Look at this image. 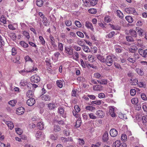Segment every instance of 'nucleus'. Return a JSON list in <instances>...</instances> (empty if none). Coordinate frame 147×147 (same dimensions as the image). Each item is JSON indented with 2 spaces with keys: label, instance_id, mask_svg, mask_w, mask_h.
Returning a JSON list of instances; mask_svg holds the SVG:
<instances>
[{
  "label": "nucleus",
  "instance_id": "14",
  "mask_svg": "<svg viewBox=\"0 0 147 147\" xmlns=\"http://www.w3.org/2000/svg\"><path fill=\"white\" fill-rule=\"evenodd\" d=\"M96 56L98 59L101 62L103 63H105V58H104L103 56H102L99 55H97Z\"/></svg>",
  "mask_w": 147,
  "mask_h": 147
},
{
  "label": "nucleus",
  "instance_id": "15",
  "mask_svg": "<svg viewBox=\"0 0 147 147\" xmlns=\"http://www.w3.org/2000/svg\"><path fill=\"white\" fill-rule=\"evenodd\" d=\"M33 80H32V81L35 83H37L40 81V78L39 77L36 75L33 78Z\"/></svg>",
  "mask_w": 147,
  "mask_h": 147
},
{
  "label": "nucleus",
  "instance_id": "13",
  "mask_svg": "<svg viewBox=\"0 0 147 147\" xmlns=\"http://www.w3.org/2000/svg\"><path fill=\"white\" fill-rule=\"evenodd\" d=\"M34 93L33 91L31 90H29L26 93V96L28 98H30L31 97H33Z\"/></svg>",
  "mask_w": 147,
  "mask_h": 147
},
{
  "label": "nucleus",
  "instance_id": "20",
  "mask_svg": "<svg viewBox=\"0 0 147 147\" xmlns=\"http://www.w3.org/2000/svg\"><path fill=\"white\" fill-rule=\"evenodd\" d=\"M101 100H98L92 101L91 102V104H95L96 105H98L101 104L102 103Z\"/></svg>",
  "mask_w": 147,
  "mask_h": 147
},
{
  "label": "nucleus",
  "instance_id": "40",
  "mask_svg": "<svg viewBox=\"0 0 147 147\" xmlns=\"http://www.w3.org/2000/svg\"><path fill=\"white\" fill-rule=\"evenodd\" d=\"M83 47H84V50L85 52H88L90 51V50L89 49L88 46L84 45Z\"/></svg>",
  "mask_w": 147,
  "mask_h": 147
},
{
  "label": "nucleus",
  "instance_id": "37",
  "mask_svg": "<svg viewBox=\"0 0 147 147\" xmlns=\"http://www.w3.org/2000/svg\"><path fill=\"white\" fill-rule=\"evenodd\" d=\"M127 60L130 62L132 63H134L135 62L136 60V59H133L132 58H130L129 57L127 58Z\"/></svg>",
  "mask_w": 147,
  "mask_h": 147
},
{
  "label": "nucleus",
  "instance_id": "52",
  "mask_svg": "<svg viewBox=\"0 0 147 147\" xmlns=\"http://www.w3.org/2000/svg\"><path fill=\"white\" fill-rule=\"evenodd\" d=\"M141 96L142 98L144 100H145L147 99V98L144 94L142 93L141 94Z\"/></svg>",
  "mask_w": 147,
  "mask_h": 147
},
{
  "label": "nucleus",
  "instance_id": "25",
  "mask_svg": "<svg viewBox=\"0 0 147 147\" xmlns=\"http://www.w3.org/2000/svg\"><path fill=\"white\" fill-rule=\"evenodd\" d=\"M20 44L22 47L24 48H27L28 46V44L23 41H20Z\"/></svg>",
  "mask_w": 147,
  "mask_h": 147
},
{
  "label": "nucleus",
  "instance_id": "36",
  "mask_svg": "<svg viewBox=\"0 0 147 147\" xmlns=\"http://www.w3.org/2000/svg\"><path fill=\"white\" fill-rule=\"evenodd\" d=\"M97 0H90V1L91 5L94 6L97 3Z\"/></svg>",
  "mask_w": 147,
  "mask_h": 147
},
{
  "label": "nucleus",
  "instance_id": "39",
  "mask_svg": "<svg viewBox=\"0 0 147 147\" xmlns=\"http://www.w3.org/2000/svg\"><path fill=\"white\" fill-rule=\"evenodd\" d=\"M121 139L122 141H125L127 139V136L125 134H123L121 136Z\"/></svg>",
  "mask_w": 147,
  "mask_h": 147
},
{
  "label": "nucleus",
  "instance_id": "64",
  "mask_svg": "<svg viewBox=\"0 0 147 147\" xmlns=\"http://www.w3.org/2000/svg\"><path fill=\"white\" fill-rule=\"evenodd\" d=\"M128 77L131 78H133V76L132 75V73L130 71H129L127 74Z\"/></svg>",
  "mask_w": 147,
  "mask_h": 147
},
{
  "label": "nucleus",
  "instance_id": "56",
  "mask_svg": "<svg viewBox=\"0 0 147 147\" xmlns=\"http://www.w3.org/2000/svg\"><path fill=\"white\" fill-rule=\"evenodd\" d=\"M27 82H24V81L23 80H22L20 83V85L22 86H25L26 85V83Z\"/></svg>",
  "mask_w": 147,
  "mask_h": 147
},
{
  "label": "nucleus",
  "instance_id": "21",
  "mask_svg": "<svg viewBox=\"0 0 147 147\" xmlns=\"http://www.w3.org/2000/svg\"><path fill=\"white\" fill-rule=\"evenodd\" d=\"M89 13L94 14L97 12V10L96 9L94 8H91L88 10Z\"/></svg>",
  "mask_w": 147,
  "mask_h": 147
},
{
  "label": "nucleus",
  "instance_id": "26",
  "mask_svg": "<svg viewBox=\"0 0 147 147\" xmlns=\"http://www.w3.org/2000/svg\"><path fill=\"white\" fill-rule=\"evenodd\" d=\"M136 71L137 73L140 76H142L144 75V73L143 71L139 68L137 69Z\"/></svg>",
  "mask_w": 147,
  "mask_h": 147
},
{
  "label": "nucleus",
  "instance_id": "59",
  "mask_svg": "<svg viewBox=\"0 0 147 147\" xmlns=\"http://www.w3.org/2000/svg\"><path fill=\"white\" fill-rule=\"evenodd\" d=\"M79 144L80 145H83L84 144V141L83 139H82L80 138L79 139Z\"/></svg>",
  "mask_w": 147,
  "mask_h": 147
},
{
  "label": "nucleus",
  "instance_id": "8",
  "mask_svg": "<svg viewBox=\"0 0 147 147\" xmlns=\"http://www.w3.org/2000/svg\"><path fill=\"white\" fill-rule=\"evenodd\" d=\"M96 115L99 116L100 118H102L104 117L105 113L101 110L97 111L96 113Z\"/></svg>",
  "mask_w": 147,
  "mask_h": 147
},
{
  "label": "nucleus",
  "instance_id": "18",
  "mask_svg": "<svg viewBox=\"0 0 147 147\" xmlns=\"http://www.w3.org/2000/svg\"><path fill=\"white\" fill-rule=\"evenodd\" d=\"M47 107L50 110H52L55 109L56 107L55 105L53 103H49L48 104Z\"/></svg>",
  "mask_w": 147,
  "mask_h": 147
},
{
  "label": "nucleus",
  "instance_id": "45",
  "mask_svg": "<svg viewBox=\"0 0 147 147\" xmlns=\"http://www.w3.org/2000/svg\"><path fill=\"white\" fill-rule=\"evenodd\" d=\"M25 59L26 60V61H31L32 63L33 62L32 60L28 56H26L25 57Z\"/></svg>",
  "mask_w": 147,
  "mask_h": 147
},
{
  "label": "nucleus",
  "instance_id": "49",
  "mask_svg": "<svg viewBox=\"0 0 147 147\" xmlns=\"http://www.w3.org/2000/svg\"><path fill=\"white\" fill-rule=\"evenodd\" d=\"M66 25L67 26H70L71 25L72 22L71 20H68L66 21L65 22Z\"/></svg>",
  "mask_w": 147,
  "mask_h": 147
},
{
  "label": "nucleus",
  "instance_id": "62",
  "mask_svg": "<svg viewBox=\"0 0 147 147\" xmlns=\"http://www.w3.org/2000/svg\"><path fill=\"white\" fill-rule=\"evenodd\" d=\"M61 140L63 143H65L67 141V139L66 138L62 137L61 138Z\"/></svg>",
  "mask_w": 147,
  "mask_h": 147
},
{
  "label": "nucleus",
  "instance_id": "53",
  "mask_svg": "<svg viewBox=\"0 0 147 147\" xmlns=\"http://www.w3.org/2000/svg\"><path fill=\"white\" fill-rule=\"evenodd\" d=\"M117 147H126L127 145L125 143L123 142L121 143L119 145H117Z\"/></svg>",
  "mask_w": 147,
  "mask_h": 147
},
{
  "label": "nucleus",
  "instance_id": "5",
  "mask_svg": "<svg viewBox=\"0 0 147 147\" xmlns=\"http://www.w3.org/2000/svg\"><path fill=\"white\" fill-rule=\"evenodd\" d=\"M25 110V109L24 107H19L16 110V113L19 115H22L24 113Z\"/></svg>",
  "mask_w": 147,
  "mask_h": 147
},
{
  "label": "nucleus",
  "instance_id": "44",
  "mask_svg": "<svg viewBox=\"0 0 147 147\" xmlns=\"http://www.w3.org/2000/svg\"><path fill=\"white\" fill-rule=\"evenodd\" d=\"M115 32L114 31H112L107 35V36L109 38H112Z\"/></svg>",
  "mask_w": 147,
  "mask_h": 147
},
{
  "label": "nucleus",
  "instance_id": "38",
  "mask_svg": "<svg viewBox=\"0 0 147 147\" xmlns=\"http://www.w3.org/2000/svg\"><path fill=\"white\" fill-rule=\"evenodd\" d=\"M50 138L51 139L53 140H56L58 138L57 136H54L53 134L51 135Z\"/></svg>",
  "mask_w": 147,
  "mask_h": 147
},
{
  "label": "nucleus",
  "instance_id": "29",
  "mask_svg": "<svg viewBox=\"0 0 147 147\" xmlns=\"http://www.w3.org/2000/svg\"><path fill=\"white\" fill-rule=\"evenodd\" d=\"M138 101L137 98H133L131 100V102L133 104H136L138 103Z\"/></svg>",
  "mask_w": 147,
  "mask_h": 147
},
{
  "label": "nucleus",
  "instance_id": "47",
  "mask_svg": "<svg viewBox=\"0 0 147 147\" xmlns=\"http://www.w3.org/2000/svg\"><path fill=\"white\" fill-rule=\"evenodd\" d=\"M58 48L61 51L63 50V44L61 43H59L58 44Z\"/></svg>",
  "mask_w": 147,
  "mask_h": 147
},
{
  "label": "nucleus",
  "instance_id": "60",
  "mask_svg": "<svg viewBox=\"0 0 147 147\" xmlns=\"http://www.w3.org/2000/svg\"><path fill=\"white\" fill-rule=\"evenodd\" d=\"M59 112L61 114H63L64 110L63 108H60L59 109Z\"/></svg>",
  "mask_w": 147,
  "mask_h": 147
},
{
  "label": "nucleus",
  "instance_id": "22",
  "mask_svg": "<svg viewBox=\"0 0 147 147\" xmlns=\"http://www.w3.org/2000/svg\"><path fill=\"white\" fill-rule=\"evenodd\" d=\"M63 82L61 80H58L57 81V86L60 88H61L63 87Z\"/></svg>",
  "mask_w": 147,
  "mask_h": 147
},
{
  "label": "nucleus",
  "instance_id": "61",
  "mask_svg": "<svg viewBox=\"0 0 147 147\" xmlns=\"http://www.w3.org/2000/svg\"><path fill=\"white\" fill-rule=\"evenodd\" d=\"M88 96L90 99L93 100H94L95 99V96L93 95H88Z\"/></svg>",
  "mask_w": 147,
  "mask_h": 147
},
{
  "label": "nucleus",
  "instance_id": "51",
  "mask_svg": "<svg viewBox=\"0 0 147 147\" xmlns=\"http://www.w3.org/2000/svg\"><path fill=\"white\" fill-rule=\"evenodd\" d=\"M126 39L127 41L129 42H131L133 41V39L131 36H126Z\"/></svg>",
  "mask_w": 147,
  "mask_h": 147
},
{
  "label": "nucleus",
  "instance_id": "34",
  "mask_svg": "<svg viewBox=\"0 0 147 147\" xmlns=\"http://www.w3.org/2000/svg\"><path fill=\"white\" fill-rule=\"evenodd\" d=\"M75 25L78 27L80 28L82 26V25L80 22L78 21H75L74 22Z\"/></svg>",
  "mask_w": 147,
  "mask_h": 147
},
{
  "label": "nucleus",
  "instance_id": "32",
  "mask_svg": "<svg viewBox=\"0 0 147 147\" xmlns=\"http://www.w3.org/2000/svg\"><path fill=\"white\" fill-rule=\"evenodd\" d=\"M138 49L137 47L135 46L134 47H132L130 49H129V51L131 53H134L135 51Z\"/></svg>",
  "mask_w": 147,
  "mask_h": 147
},
{
  "label": "nucleus",
  "instance_id": "57",
  "mask_svg": "<svg viewBox=\"0 0 147 147\" xmlns=\"http://www.w3.org/2000/svg\"><path fill=\"white\" fill-rule=\"evenodd\" d=\"M42 22L44 25L45 26H47V25L49 26V25L50 22L47 20L46 21L43 22V21H42Z\"/></svg>",
  "mask_w": 147,
  "mask_h": 147
},
{
  "label": "nucleus",
  "instance_id": "43",
  "mask_svg": "<svg viewBox=\"0 0 147 147\" xmlns=\"http://www.w3.org/2000/svg\"><path fill=\"white\" fill-rule=\"evenodd\" d=\"M130 93L131 96H134L136 94V90L135 89H131L130 90Z\"/></svg>",
  "mask_w": 147,
  "mask_h": 147
},
{
  "label": "nucleus",
  "instance_id": "28",
  "mask_svg": "<svg viewBox=\"0 0 147 147\" xmlns=\"http://www.w3.org/2000/svg\"><path fill=\"white\" fill-rule=\"evenodd\" d=\"M70 50V49L68 47H65V51H66V53L69 55H72V52H71Z\"/></svg>",
  "mask_w": 147,
  "mask_h": 147
},
{
  "label": "nucleus",
  "instance_id": "50",
  "mask_svg": "<svg viewBox=\"0 0 147 147\" xmlns=\"http://www.w3.org/2000/svg\"><path fill=\"white\" fill-rule=\"evenodd\" d=\"M42 135V132L41 131H37L36 134V136L37 138H39Z\"/></svg>",
  "mask_w": 147,
  "mask_h": 147
},
{
  "label": "nucleus",
  "instance_id": "6",
  "mask_svg": "<svg viewBox=\"0 0 147 147\" xmlns=\"http://www.w3.org/2000/svg\"><path fill=\"white\" fill-rule=\"evenodd\" d=\"M109 139L108 133L105 131L102 136V140L104 142H107Z\"/></svg>",
  "mask_w": 147,
  "mask_h": 147
},
{
  "label": "nucleus",
  "instance_id": "48",
  "mask_svg": "<svg viewBox=\"0 0 147 147\" xmlns=\"http://www.w3.org/2000/svg\"><path fill=\"white\" fill-rule=\"evenodd\" d=\"M74 108L76 112H79L80 111V108L77 105H76L74 106Z\"/></svg>",
  "mask_w": 147,
  "mask_h": 147
},
{
  "label": "nucleus",
  "instance_id": "17",
  "mask_svg": "<svg viewBox=\"0 0 147 147\" xmlns=\"http://www.w3.org/2000/svg\"><path fill=\"white\" fill-rule=\"evenodd\" d=\"M125 18L129 23H131L133 22V18L130 16H127L125 17Z\"/></svg>",
  "mask_w": 147,
  "mask_h": 147
},
{
  "label": "nucleus",
  "instance_id": "2",
  "mask_svg": "<svg viewBox=\"0 0 147 147\" xmlns=\"http://www.w3.org/2000/svg\"><path fill=\"white\" fill-rule=\"evenodd\" d=\"M138 51L139 53L143 57H147V49L144 50L140 48Z\"/></svg>",
  "mask_w": 147,
  "mask_h": 147
},
{
  "label": "nucleus",
  "instance_id": "7",
  "mask_svg": "<svg viewBox=\"0 0 147 147\" xmlns=\"http://www.w3.org/2000/svg\"><path fill=\"white\" fill-rule=\"evenodd\" d=\"M125 11L128 13H133L136 12V11L134 8L128 7L125 9Z\"/></svg>",
  "mask_w": 147,
  "mask_h": 147
},
{
  "label": "nucleus",
  "instance_id": "3",
  "mask_svg": "<svg viewBox=\"0 0 147 147\" xmlns=\"http://www.w3.org/2000/svg\"><path fill=\"white\" fill-rule=\"evenodd\" d=\"M35 101L33 98H30L28 99L27 101V104L29 106H32L35 103Z\"/></svg>",
  "mask_w": 147,
  "mask_h": 147
},
{
  "label": "nucleus",
  "instance_id": "27",
  "mask_svg": "<svg viewBox=\"0 0 147 147\" xmlns=\"http://www.w3.org/2000/svg\"><path fill=\"white\" fill-rule=\"evenodd\" d=\"M86 109L87 110L92 111L93 110H95V108L91 106H88L86 107Z\"/></svg>",
  "mask_w": 147,
  "mask_h": 147
},
{
  "label": "nucleus",
  "instance_id": "30",
  "mask_svg": "<svg viewBox=\"0 0 147 147\" xmlns=\"http://www.w3.org/2000/svg\"><path fill=\"white\" fill-rule=\"evenodd\" d=\"M43 125L42 124V123L41 122H38L37 124V127L38 129H42L43 128Z\"/></svg>",
  "mask_w": 147,
  "mask_h": 147
},
{
  "label": "nucleus",
  "instance_id": "33",
  "mask_svg": "<svg viewBox=\"0 0 147 147\" xmlns=\"http://www.w3.org/2000/svg\"><path fill=\"white\" fill-rule=\"evenodd\" d=\"M16 131L17 134L20 135H21L23 132L19 128H16Z\"/></svg>",
  "mask_w": 147,
  "mask_h": 147
},
{
  "label": "nucleus",
  "instance_id": "24",
  "mask_svg": "<svg viewBox=\"0 0 147 147\" xmlns=\"http://www.w3.org/2000/svg\"><path fill=\"white\" fill-rule=\"evenodd\" d=\"M117 13L118 16L121 18H122L123 17V14L119 10H117Z\"/></svg>",
  "mask_w": 147,
  "mask_h": 147
},
{
  "label": "nucleus",
  "instance_id": "11",
  "mask_svg": "<svg viewBox=\"0 0 147 147\" xmlns=\"http://www.w3.org/2000/svg\"><path fill=\"white\" fill-rule=\"evenodd\" d=\"M81 122V118H79L76 121L75 125L76 128L79 127L80 126Z\"/></svg>",
  "mask_w": 147,
  "mask_h": 147
},
{
  "label": "nucleus",
  "instance_id": "46",
  "mask_svg": "<svg viewBox=\"0 0 147 147\" xmlns=\"http://www.w3.org/2000/svg\"><path fill=\"white\" fill-rule=\"evenodd\" d=\"M138 85L140 87H144L146 86L145 82H140L139 83Z\"/></svg>",
  "mask_w": 147,
  "mask_h": 147
},
{
  "label": "nucleus",
  "instance_id": "23",
  "mask_svg": "<svg viewBox=\"0 0 147 147\" xmlns=\"http://www.w3.org/2000/svg\"><path fill=\"white\" fill-rule=\"evenodd\" d=\"M54 130L56 132L60 131L61 128L58 125H55L54 126Z\"/></svg>",
  "mask_w": 147,
  "mask_h": 147
},
{
  "label": "nucleus",
  "instance_id": "41",
  "mask_svg": "<svg viewBox=\"0 0 147 147\" xmlns=\"http://www.w3.org/2000/svg\"><path fill=\"white\" fill-rule=\"evenodd\" d=\"M77 34L79 37L83 38L84 36L83 34L81 32L78 31L76 32Z\"/></svg>",
  "mask_w": 147,
  "mask_h": 147
},
{
  "label": "nucleus",
  "instance_id": "16",
  "mask_svg": "<svg viewBox=\"0 0 147 147\" xmlns=\"http://www.w3.org/2000/svg\"><path fill=\"white\" fill-rule=\"evenodd\" d=\"M129 33L132 36L135 37L137 36V33L134 30H129Z\"/></svg>",
  "mask_w": 147,
  "mask_h": 147
},
{
  "label": "nucleus",
  "instance_id": "10",
  "mask_svg": "<svg viewBox=\"0 0 147 147\" xmlns=\"http://www.w3.org/2000/svg\"><path fill=\"white\" fill-rule=\"evenodd\" d=\"M5 123L11 129H12L14 127V126L12 122L10 121H6Z\"/></svg>",
  "mask_w": 147,
  "mask_h": 147
},
{
  "label": "nucleus",
  "instance_id": "4",
  "mask_svg": "<svg viewBox=\"0 0 147 147\" xmlns=\"http://www.w3.org/2000/svg\"><path fill=\"white\" fill-rule=\"evenodd\" d=\"M110 134L111 136L115 137L118 134V131L115 129H112L110 131Z\"/></svg>",
  "mask_w": 147,
  "mask_h": 147
},
{
  "label": "nucleus",
  "instance_id": "55",
  "mask_svg": "<svg viewBox=\"0 0 147 147\" xmlns=\"http://www.w3.org/2000/svg\"><path fill=\"white\" fill-rule=\"evenodd\" d=\"M89 116L90 118L94 119L96 118V117L92 113H91L89 114Z\"/></svg>",
  "mask_w": 147,
  "mask_h": 147
},
{
  "label": "nucleus",
  "instance_id": "58",
  "mask_svg": "<svg viewBox=\"0 0 147 147\" xmlns=\"http://www.w3.org/2000/svg\"><path fill=\"white\" fill-rule=\"evenodd\" d=\"M114 64L115 67L117 68H118V69L120 68L121 69H122L121 65L117 63H114Z\"/></svg>",
  "mask_w": 147,
  "mask_h": 147
},
{
  "label": "nucleus",
  "instance_id": "35",
  "mask_svg": "<svg viewBox=\"0 0 147 147\" xmlns=\"http://www.w3.org/2000/svg\"><path fill=\"white\" fill-rule=\"evenodd\" d=\"M39 38L41 43L43 45H44L45 43V41L43 37L41 36H39Z\"/></svg>",
  "mask_w": 147,
  "mask_h": 147
},
{
  "label": "nucleus",
  "instance_id": "9",
  "mask_svg": "<svg viewBox=\"0 0 147 147\" xmlns=\"http://www.w3.org/2000/svg\"><path fill=\"white\" fill-rule=\"evenodd\" d=\"M42 100L45 101H50L51 100V97L48 95H43L42 97Z\"/></svg>",
  "mask_w": 147,
  "mask_h": 147
},
{
  "label": "nucleus",
  "instance_id": "31",
  "mask_svg": "<svg viewBox=\"0 0 147 147\" xmlns=\"http://www.w3.org/2000/svg\"><path fill=\"white\" fill-rule=\"evenodd\" d=\"M22 34L24 35L28 39H29L30 38V36L29 33L27 32L26 31H24L22 32Z\"/></svg>",
  "mask_w": 147,
  "mask_h": 147
},
{
  "label": "nucleus",
  "instance_id": "19",
  "mask_svg": "<svg viewBox=\"0 0 147 147\" xmlns=\"http://www.w3.org/2000/svg\"><path fill=\"white\" fill-rule=\"evenodd\" d=\"M42 0H37L36 1V5L39 7H41L43 4Z\"/></svg>",
  "mask_w": 147,
  "mask_h": 147
},
{
  "label": "nucleus",
  "instance_id": "1",
  "mask_svg": "<svg viewBox=\"0 0 147 147\" xmlns=\"http://www.w3.org/2000/svg\"><path fill=\"white\" fill-rule=\"evenodd\" d=\"M105 61L106 64L108 66H111L113 64V59L111 56H107Z\"/></svg>",
  "mask_w": 147,
  "mask_h": 147
},
{
  "label": "nucleus",
  "instance_id": "42",
  "mask_svg": "<svg viewBox=\"0 0 147 147\" xmlns=\"http://www.w3.org/2000/svg\"><path fill=\"white\" fill-rule=\"evenodd\" d=\"M0 22H1L3 23L4 24H5L6 22L5 18H4V16H1L0 18Z\"/></svg>",
  "mask_w": 147,
  "mask_h": 147
},
{
  "label": "nucleus",
  "instance_id": "12",
  "mask_svg": "<svg viewBox=\"0 0 147 147\" xmlns=\"http://www.w3.org/2000/svg\"><path fill=\"white\" fill-rule=\"evenodd\" d=\"M86 26L87 28L90 29L92 31L93 30V28L91 23L88 22H86Z\"/></svg>",
  "mask_w": 147,
  "mask_h": 147
},
{
  "label": "nucleus",
  "instance_id": "54",
  "mask_svg": "<svg viewBox=\"0 0 147 147\" xmlns=\"http://www.w3.org/2000/svg\"><path fill=\"white\" fill-rule=\"evenodd\" d=\"M105 95L103 93L99 94L98 97L100 98H103L105 97Z\"/></svg>",
  "mask_w": 147,
  "mask_h": 147
},
{
  "label": "nucleus",
  "instance_id": "63",
  "mask_svg": "<svg viewBox=\"0 0 147 147\" xmlns=\"http://www.w3.org/2000/svg\"><path fill=\"white\" fill-rule=\"evenodd\" d=\"M101 76L100 74L98 73H95L94 74V76L97 78H99Z\"/></svg>",
  "mask_w": 147,
  "mask_h": 147
}]
</instances>
